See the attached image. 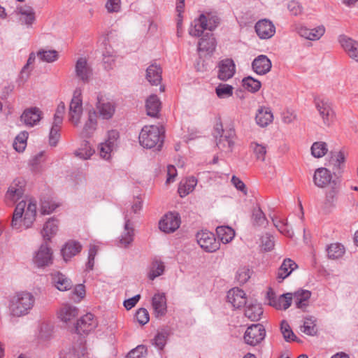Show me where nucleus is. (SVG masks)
<instances>
[{"instance_id":"obj_8","label":"nucleus","mask_w":358,"mask_h":358,"mask_svg":"<svg viewBox=\"0 0 358 358\" xmlns=\"http://www.w3.org/2000/svg\"><path fill=\"white\" fill-rule=\"evenodd\" d=\"M180 224V217L178 213L166 214L159 222L161 231L165 233H172L177 230Z\"/></svg>"},{"instance_id":"obj_43","label":"nucleus","mask_w":358,"mask_h":358,"mask_svg":"<svg viewBox=\"0 0 358 358\" xmlns=\"http://www.w3.org/2000/svg\"><path fill=\"white\" fill-rule=\"evenodd\" d=\"M311 155L315 158L324 157L328 152L327 144L323 141H317L313 143L311 148Z\"/></svg>"},{"instance_id":"obj_41","label":"nucleus","mask_w":358,"mask_h":358,"mask_svg":"<svg viewBox=\"0 0 358 358\" xmlns=\"http://www.w3.org/2000/svg\"><path fill=\"white\" fill-rule=\"evenodd\" d=\"M197 180L194 177L186 179L184 183H180L178 187V193L181 197H184L192 192L196 185Z\"/></svg>"},{"instance_id":"obj_15","label":"nucleus","mask_w":358,"mask_h":358,"mask_svg":"<svg viewBox=\"0 0 358 358\" xmlns=\"http://www.w3.org/2000/svg\"><path fill=\"white\" fill-rule=\"evenodd\" d=\"M235 72V64L231 59H225L219 62L217 77L220 80H227L234 76Z\"/></svg>"},{"instance_id":"obj_56","label":"nucleus","mask_w":358,"mask_h":358,"mask_svg":"<svg viewBox=\"0 0 358 358\" xmlns=\"http://www.w3.org/2000/svg\"><path fill=\"white\" fill-rule=\"evenodd\" d=\"M275 245L274 237L269 234H266L261 238V247L264 251H271L273 249Z\"/></svg>"},{"instance_id":"obj_45","label":"nucleus","mask_w":358,"mask_h":358,"mask_svg":"<svg viewBox=\"0 0 358 358\" xmlns=\"http://www.w3.org/2000/svg\"><path fill=\"white\" fill-rule=\"evenodd\" d=\"M94 153L89 142L85 141L81 145V147L75 152L76 156L82 159H88Z\"/></svg>"},{"instance_id":"obj_6","label":"nucleus","mask_w":358,"mask_h":358,"mask_svg":"<svg viewBox=\"0 0 358 358\" xmlns=\"http://www.w3.org/2000/svg\"><path fill=\"white\" fill-rule=\"evenodd\" d=\"M266 331L261 324H255L250 326L244 334L245 342L250 345L255 346L264 340Z\"/></svg>"},{"instance_id":"obj_50","label":"nucleus","mask_w":358,"mask_h":358,"mask_svg":"<svg viewBox=\"0 0 358 358\" xmlns=\"http://www.w3.org/2000/svg\"><path fill=\"white\" fill-rule=\"evenodd\" d=\"M37 56L43 62L48 63L53 62L58 59V52L56 50H40L37 52Z\"/></svg>"},{"instance_id":"obj_2","label":"nucleus","mask_w":358,"mask_h":358,"mask_svg":"<svg viewBox=\"0 0 358 358\" xmlns=\"http://www.w3.org/2000/svg\"><path fill=\"white\" fill-rule=\"evenodd\" d=\"M213 135L219 150L226 153L232 151L236 136L235 130L232 127L223 128L221 122H217Z\"/></svg>"},{"instance_id":"obj_63","label":"nucleus","mask_w":358,"mask_h":358,"mask_svg":"<svg viewBox=\"0 0 358 358\" xmlns=\"http://www.w3.org/2000/svg\"><path fill=\"white\" fill-rule=\"evenodd\" d=\"M98 252V247L96 245H90L88 252V261L86 264L87 270H92L94 265V258Z\"/></svg>"},{"instance_id":"obj_19","label":"nucleus","mask_w":358,"mask_h":358,"mask_svg":"<svg viewBox=\"0 0 358 358\" xmlns=\"http://www.w3.org/2000/svg\"><path fill=\"white\" fill-rule=\"evenodd\" d=\"M271 60L264 55L257 56L252 62V68L258 75L266 74L271 71Z\"/></svg>"},{"instance_id":"obj_18","label":"nucleus","mask_w":358,"mask_h":358,"mask_svg":"<svg viewBox=\"0 0 358 358\" xmlns=\"http://www.w3.org/2000/svg\"><path fill=\"white\" fill-rule=\"evenodd\" d=\"M131 217L129 214V212L127 211L124 214V231L122 232L120 240H119V246L127 248L128 247L134 240V229L130 227V220Z\"/></svg>"},{"instance_id":"obj_7","label":"nucleus","mask_w":358,"mask_h":358,"mask_svg":"<svg viewBox=\"0 0 358 358\" xmlns=\"http://www.w3.org/2000/svg\"><path fill=\"white\" fill-rule=\"evenodd\" d=\"M80 96L81 91L78 89L76 90L69 106V120L75 125L79 123L83 113V104Z\"/></svg>"},{"instance_id":"obj_1","label":"nucleus","mask_w":358,"mask_h":358,"mask_svg":"<svg viewBox=\"0 0 358 358\" xmlns=\"http://www.w3.org/2000/svg\"><path fill=\"white\" fill-rule=\"evenodd\" d=\"M163 133L162 128L158 126H145L139 134V143L145 148H156V150H160L164 142Z\"/></svg>"},{"instance_id":"obj_36","label":"nucleus","mask_w":358,"mask_h":358,"mask_svg":"<svg viewBox=\"0 0 358 358\" xmlns=\"http://www.w3.org/2000/svg\"><path fill=\"white\" fill-rule=\"evenodd\" d=\"M26 207V201H20L13 212V219L11 222V226L13 229H18L22 225V223L23 224V219L22 215L24 211V208Z\"/></svg>"},{"instance_id":"obj_33","label":"nucleus","mask_w":358,"mask_h":358,"mask_svg":"<svg viewBox=\"0 0 358 358\" xmlns=\"http://www.w3.org/2000/svg\"><path fill=\"white\" fill-rule=\"evenodd\" d=\"M340 181L334 180L331 183V189L326 194L324 205L326 207H334L337 201V194L339 192Z\"/></svg>"},{"instance_id":"obj_27","label":"nucleus","mask_w":358,"mask_h":358,"mask_svg":"<svg viewBox=\"0 0 358 358\" xmlns=\"http://www.w3.org/2000/svg\"><path fill=\"white\" fill-rule=\"evenodd\" d=\"M216 47L215 38L211 33H206L203 34L198 43V50L199 52H206L212 53Z\"/></svg>"},{"instance_id":"obj_5","label":"nucleus","mask_w":358,"mask_h":358,"mask_svg":"<svg viewBox=\"0 0 358 358\" xmlns=\"http://www.w3.org/2000/svg\"><path fill=\"white\" fill-rule=\"evenodd\" d=\"M196 237L198 244L207 252H214L220 248V242L212 232L201 231L197 233Z\"/></svg>"},{"instance_id":"obj_60","label":"nucleus","mask_w":358,"mask_h":358,"mask_svg":"<svg viewBox=\"0 0 358 358\" xmlns=\"http://www.w3.org/2000/svg\"><path fill=\"white\" fill-rule=\"evenodd\" d=\"M169 334L166 331L159 332L154 338L153 344L159 350L165 346Z\"/></svg>"},{"instance_id":"obj_48","label":"nucleus","mask_w":358,"mask_h":358,"mask_svg":"<svg viewBox=\"0 0 358 358\" xmlns=\"http://www.w3.org/2000/svg\"><path fill=\"white\" fill-rule=\"evenodd\" d=\"M274 226L278 230L287 237H292L294 234L292 229L289 228L288 223L277 218L272 219Z\"/></svg>"},{"instance_id":"obj_30","label":"nucleus","mask_w":358,"mask_h":358,"mask_svg":"<svg viewBox=\"0 0 358 358\" xmlns=\"http://www.w3.org/2000/svg\"><path fill=\"white\" fill-rule=\"evenodd\" d=\"M162 73L160 66L151 64L146 69V79L152 85H158L162 80Z\"/></svg>"},{"instance_id":"obj_21","label":"nucleus","mask_w":358,"mask_h":358,"mask_svg":"<svg viewBox=\"0 0 358 358\" xmlns=\"http://www.w3.org/2000/svg\"><path fill=\"white\" fill-rule=\"evenodd\" d=\"M227 301L235 308H239L246 304L245 293L243 290L234 287L227 292Z\"/></svg>"},{"instance_id":"obj_49","label":"nucleus","mask_w":358,"mask_h":358,"mask_svg":"<svg viewBox=\"0 0 358 358\" xmlns=\"http://www.w3.org/2000/svg\"><path fill=\"white\" fill-rule=\"evenodd\" d=\"M243 85L245 90L254 93L260 89L262 84L260 81L248 76L243 79Z\"/></svg>"},{"instance_id":"obj_61","label":"nucleus","mask_w":358,"mask_h":358,"mask_svg":"<svg viewBox=\"0 0 358 358\" xmlns=\"http://www.w3.org/2000/svg\"><path fill=\"white\" fill-rule=\"evenodd\" d=\"M146 348L144 345H138L135 349L131 350L126 358H145Z\"/></svg>"},{"instance_id":"obj_16","label":"nucleus","mask_w":358,"mask_h":358,"mask_svg":"<svg viewBox=\"0 0 358 358\" xmlns=\"http://www.w3.org/2000/svg\"><path fill=\"white\" fill-rule=\"evenodd\" d=\"M25 182L22 179H15L8 187L6 197L13 201L21 199L24 193Z\"/></svg>"},{"instance_id":"obj_11","label":"nucleus","mask_w":358,"mask_h":358,"mask_svg":"<svg viewBox=\"0 0 358 358\" xmlns=\"http://www.w3.org/2000/svg\"><path fill=\"white\" fill-rule=\"evenodd\" d=\"M52 250L46 243L41 244L34 257V263L38 267H44L52 264Z\"/></svg>"},{"instance_id":"obj_57","label":"nucleus","mask_w":358,"mask_h":358,"mask_svg":"<svg viewBox=\"0 0 358 358\" xmlns=\"http://www.w3.org/2000/svg\"><path fill=\"white\" fill-rule=\"evenodd\" d=\"M281 332L283 335L284 338L287 341H294L296 338L294 332L291 329L289 324L283 320L280 324Z\"/></svg>"},{"instance_id":"obj_32","label":"nucleus","mask_w":358,"mask_h":358,"mask_svg":"<svg viewBox=\"0 0 358 358\" xmlns=\"http://www.w3.org/2000/svg\"><path fill=\"white\" fill-rule=\"evenodd\" d=\"M206 20L204 13L199 15L198 19H195L191 24L189 29V34L192 36L199 37L203 33V31L207 29L206 27Z\"/></svg>"},{"instance_id":"obj_40","label":"nucleus","mask_w":358,"mask_h":358,"mask_svg":"<svg viewBox=\"0 0 358 358\" xmlns=\"http://www.w3.org/2000/svg\"><path fill=\"white\" fill-rule=\"evenodd\" d=\"M216 233L223 243H227L231 241L235 234L234 229L227 226L217 227L216 228Z\"/></svg>"},{"instance_id":"obj_42","label":"nucleus","mask_w":358,"mask_h":358,"mask_svg":"<svg viewBox=\"0 0 358 358\" xmlns=\"http://www.w3.org/2000/svg\"><path fill=\"white\" fill-rule=\"evenodd\" d=\"M329 259H337L342 257L345 253V248L340 243H333L327 248Z\"/></svg>"},{"instance_id":"obj_20","label":"nucleus","mask_w":358,"mask_h":358,"mask_svg":"<svg viewBox=\"0 0 358 358\" xmlns=\"http://www.w3.org/2000/svg\"><path fill=\"white\" fill-rule=\"evenodd\" d=\"M333 180L332 174L327 169L321 167L315 170L313 182L317 187L323 188L329 184L331 185Z\"/></svg>"},{"instance_id":"obj_12","label":"nucleus","mask_w":358,"mask_h":358,"mask_svg":"<svg viewBox=\"0 0 358 358\" xmlns=\"http://www.w3.org/2000/svg\"><path fill=\"white\" fill-rule=\"evenodd\" d=\"M255 31L261 39L271 38L275 33L273 22L267 19L259 20L255 26Z\"/></svg>"},{"instance_id":"obj_4","label":"nucleus","mask_w":358,"mask_h":358,"mask_svg":"<svg viewBox=\"0 0 358 358\" xmlns=\"http://www.w3.org/2000/svg\"><path fill=\"white\" fill-rule=\"evenodd\" d=\"M315 106L322 125L325 127H330L336 119V113L332 103L327 100L317 99L315 101Z\"/></svg>"},{"instance_id":"obj_62","label":"nucleus","mask_w":358,"mask_h":358,"mask_svg":"<svg viewBox=\"0 0 358 358\" xmlns=\"http://www.w3.org/2000/svg\"><path fill=\"white\" fill-rule=\"evenodd\" d=\"M136 318L139 324L142 325L147 324L150 320L147 309L144 308H139L136 313Z\"/></svg>"},{"instance_id":"obj_28","label":"nucleus","mask_w":358,"mask_h":358,"mask_svg":"<svg viewBox=\"0 0 358 358\" xmlns=\"http://www.w3.org/2000/svg\"><path fill=\"white\" fill-rule=\"evenodd\" d=\"M297 267V264L293 260L289 258L285 259L278 269L277 275L278 281L281 282Z\"/></svg>"},{"instance_id":"obj_52","label":"nucleus","mask_w":358,"mask_h":358,"mask_svg":"<svg viewBox=\"0 0 358 358\" xmlns=\"http://www.w3.org/2000/svg\"><path fill=\"white\" fill-rule=\"evenodd\" d=\"M252 220L255 226H262L267 222L264 213L259 206L253 209Z\"/></svg>"},{"instance_id":"obj_17","label":"nucleus","mask_w":358,"mask_h":358,"mask_svg":"<svg viewBox=\"0 0 358 358\" xmlns=\"http://www.w3.org/2000/svg\"><path fill=\"white\" fill-rule=\"evenodd\" d=\"M76 76L83 83H87L92 74V70L85 58L80 57L75 65Z\"/></svg>"},{"instance_id":"obj_25","label":"nucleus","mask_w":358,"mask_h":358,"mask_svg":"<svg viewBox=\"0 0 358 358\" xmlns=\"http://www.w3.org/2000/svg\"><path fill=\"white\" fill-rule=\"evenodd\" d=\"M42 112L38 108H31L25 110L21 115V120L27 125L34 126L41 119Z\"/></svg>"},{"instance_id":"obj_24","label":"nucleus","mask_w":358,"mask_h":358,"mask_svg":"<svg viewBox=\"0 0 358 358\" xmlns=\"http://www.w3.org/2000/svg\"><path fill=\"white\" fill-rule=\"evenodd\" d=\"M82 249L79 242L75 241H68L62 248L61 253L65 262H68L73 257L78 254Z\"/></svg>"},{"instance_id":"obj_13","label":"nucleus","mask_w":358,"mask_h":358,"mask_svg":"<svg viewBox=\"0 0 358 358\" xmlns=\"http://www.w3.org/2000/svg\"><path fill=\"white\" fill-rule=\"evenodd\" d=\"M97 326V322L92 313H87L81 317L76 325V331L77 334H88L94 330Z\"/></svg>"},{"instance_id":"obj_38","label":"nucleus","mask_w":358,"mask_h":358,"mask_svg":"<svg viewBox=\"0 0 358 358\" xmlns=\"http://www.w3.org/2000/svg\"><path fill=\"white\" fill-rule=\"evenodd\" d=\"M57 231V221L53 219H50L44 224L41 234L45 240L50 241L51 237L56 234Z\"/></svg>"},{"instance_id":"obj_14","label":"nucleus","mask_w":358,"mask_h":358,"mask_svg":"<svg viewBox=\"0 0 358 358\" xmlns=\"http://www.w3.org/2000/svg\"><path fill=\"white\" fill-rule=\"evenodd\" d=\"M96 109L99 116L103 120L110 119L115 111L114 103L103 99L102 96H97Z\"/></svg>"},{"instance_id":"obj_9","label":"nucleus","mask_w":358,"mask_h":358,"mask_svg":"<svg viewBox=\"0 0 358 358\" xmlns=\"http://www.w3.org/2000/svg\"><path fill=\"white\" fill-rule=\"evenodd\" d=\"M15 13L19 16L18 20L21 24L25 25L27 28L33 27L36 21V13L31 6L27 4L17 6Z\"/></svg>"},{"instance_id":"obj_55","label":"nucleus","mask_w":358,"mask_h":358,"mask_svg":"<svg viewBox=\"0 0 358 358\" xmlns=\"http://www.w3.org/2000/svg\"><path fill=\"white\" fill-rule=\"evenodd\" d=\"M250 148L252 149L257 159L264 161L266 153V148L265 146L262 144L252 142L250 144Z\"/></svg>"},{"instance_id":"obj_31","label":"nucleus","mask_w":358,"mask_h":358,"mask_svg":"<svg viewBox=\"0 0 358 358\" xmlns=\"http://www.w3.org/2000/svg\"><path fill=\"white\" fill-rule=\"evenodd\" d=\"M78 315V309L71 305H64L58 313L59 318L64 322L67 323L74 320Z\"/></svg>"},{"instance_id":"obj_37","label":"nucleus","mask_w":358,"mask_h":358,"mask_svg":"<svg viewBox=\"0 0 358 358\" xmlns=\"http://www.w3.org/2000/svg\"><path fill=\"white\" fill-rule=\"evenodd\" d=\"M263 314L261 305L257 303H251L246 306L245 315L251 321H258Z\"/></svg>"},{"instance_id":"obj_34","label":"nucleus","mask_w":358,"mask_h":358,"mask_svg":"<svg viewBox=\"0 0 358 358\" xmlns=\"http://www.w3.org/2000/svg\"><path fill=\"white\" fill-rule=\"evenodd\" d=\"M145 108L147 115L150 117H157L161 108V101L155 94L150 95L146 100Z\"/></svg>"},{"instance_id":"obj_53","label":"nucleus","mask_w":358,"mask_h":358,"mask_svg":"<svg viewBox=\"0 0 358 358\" xmlns=\"http://www.w3.org/2000/svg\"><path fill=\"white\" fill-rule=\"evenodd\" d=\"M234 87L227 84H220L215 88L217 96L220 99H226L233 94Z\"/></svg>"},{"instance_id":"obj_44","label":"nucleus","mask_w":358,"mask_h":358,"mask_svg":"<svg viewBox=\"0 0 358 358\" xmlns=\"http://www.w3.org/2000/svg\"><path fill=\"white\" fill-rule=\"evenodd\" d=\"M292 293H285L280 295L278 298L277 297L275 300L276 306H273L275 309L280 310H287L292 304Z\"/></svg>"},{"instance_id":"obj_10","label":"nucleus","mask_w":358,"mask_h":358,"mask_svg":"<svg viewBox=\"0 0 358 358\" xmlns=\"http://www.w3.org/2000/svg\"><path fill=\"white\" fill-rule=\"evenodd\" d=\"M119 133L115 130L108 132V139L100 144V155L102 158L108 159L110 153L116 148Z\"/></svg>"},{"instance_id":"obj_46","label":"nucleus","mask_w":358,"mask_h":358,"mask_svg":"<svg viewBox=\"0 0 358 358\" xmlns=\"http://www.w3.org/2000/svg\"><path fill=\"white\" fill-rule=\"evenodd\" d=\"M28 132L24 131L20 132L15 137L13 142V148L17 152H21L24 150L27 146V140L28 138Z\"/></svg>"},{"instance_id":"obj_54","label":"nucleus","mask_w":358,"mask_h":358,"mask_svg":"<svg viewBox=\"0 0 358 358\" xmlns=\"http://www.w3.org/2000/svg\"><path fill=\"white\" fill-rule=\"evenodd\" d=\"M164 271V266L163 262L160 261H155L152 263V266L151 267L149 278L151 280H154L155 278L161 275Z\"/></svg>"},{"instance_id":"obj_64","label":"nucleus","mask_w":358,"mask_h":358,"mask_svg":"<svg viewBox=\"0 0 358 358\" xmlns=\"http://www.w3.org/2000/svg\"><path fill=\"white\" fill-rule=\"evenodd\" d=\"M57 207V205L52 201L44 200L41 201V213L44 215L50 214Z\"/></svg>"},{"instance_id":"obj_59","label":"nucleus","mask_w":358,"mask_h":358,"mask_svg":"<svg viewBox=\"0 0 358 358\" xmlns=\"http://www.w3.org/2000/svg\"><path fill=\"white\" fill-rule=\"evenodd\" d=\"M250 270L247 267L240 268L236 275V279L240 284H245L250 278Z\"/></svg>"},{"instance_id":"obj_26","label":"nucleus","mask_w":358,"mask_h":358,"mask_svg":"<svg viewBox=\"0 0 358 358\" xmlns=\"http://www.w3.org/2000/svg\"><path fill=\"white\" fill-rule=\"evenodd\" d=\"M256 122L262 127H265L273 120V115L271 109L268 107L261 106L257 112Z\"/></svg>"},{"instance_id":"obj_3","label":"nucleus","mask_w":358,"mask_h":358,"mask_svg":"<svg viewBox=\"0 0 358 358\" xmlns=\"http://www.w3.org/2000/svg\"><path fill=\"white\" fill-rule=\"evenodd\" d=\"M34 296L29 292L17 294L10 301V310L13 316L20 317L28 313L34 303Z\"/></svg>"},{"instance_id":"obj_22","label":"nucleus","mask_w":358,"mask_h":358,"mask_svg":"<svg viewBox=\"0 0 358 358\" xmlns=\"http://www.w3.org/2000/svg\"><path fill=\"white\" fill-rule=\"evenodd\" d=\"M339 42L349 57L358 62V41L345 36H341Z\"/></svg>"},{"instance_id":"obj_47","label":"nucleus","mask_w":358,"mask_h":358,"mask_svg":"<svg viewBox=\"0 0 358 358\" xmlns=\"http://www.w3.org/2000/svg\"><path fill=\"white\" fill-rule=\"evenodd\" d=\"M96 125V114L94 110L89 113L87 122L85 123L83 134L85 136L88 137L90 133L95 129Z\"/></svg>"},{"instance_id":"obj_29","label":"nucleus","mask_w":358,"mask_h":358,"mask_svg":"<svg viewBox=\"0 0 358 358\" xmlns=\"http://www.w3.org/2000/svg\"><path fill=\"white\" fill-rule=\"evenodd\" d=\"M52 282L59 291H67L73 287L72 281L65 275L57 272L52 275Z\"/></svg>"},{"instance_id":"obj_58","label":"nucleus","mask_w":358,"mask_h":358,"mask_svg":"<svg viewBox=\"0 0 358 358\" xmlns=\"http://www.w3.org/2000/svg\"><path fill=\"white\" fill-rule=\"evenodd\" d=\"M206 20V27L209 31H213L220 24V18L211 13L204 14Z\"/></svg>"},{"instance_id":"obj_39","label":"nucleus","mask_w":358,"mask_h":358,"mask_svg":"<svg viewBox=\"0 0 358 358\" xmlns=\"http://www.w3.org/2000/svg\"><path fill=\"white\" fill-rule=\"evenodd\" d=\"M36 214V204L32 201H30L27 207V210L24 213V217L23 218V225L27 229L30 227L35 220Z\"/></svg>"},{"instance_id":"obj_35","label":"nucleus","mask_w":358,"mask_h":358,"mask_svg":"<svg viewBox=\"0 0 358 358\" xmlns=\"http://www.w3.org/2000/svg\"><path fill=\"white\" fill-rule=\"evenodd\" d=\"M311 296V292L306 289H300L292 294L297 308L304 309L308 305V300Z\"/></svg>"},{"instance_id":"obj_23","label":"nucleus","mask_w":358,"mask_h":358,"mask_svg":"<svg viewBox=\"0 0 358 358\" xmlns=\"http://www.w3.org/2000/svg\"><path fill=\"white\" fill-rule=\"evenodd\" d=\"M152 306L155 316L160 317L166 315L167 311L166 298L164 293H157L152 299Z\"/></svg>"},{"instance_id":"obj_51","label":"nucleus","mask_w":358,"mask_h":358,"mask_svg":"<svg viewBox=\"0 0 358 358\" xmlns=\"http://www.w3.org/2000/svg\"><path fill=\"white\" fill-rule=\"evenodd\" d=\"M301 330L307 335L315 336L317 334L315 320L312 317H306Z\"/></svg>"}]
</instances>
